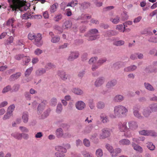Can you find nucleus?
<instances>
[{
  "instance_id": "nucleus-57",
  "label": "nucleus",
  "mask_w": 157,
  "mask_h": 157,
  "mask_svg": "<svg viewBox=\"0 0 157 157\" xmlns=\"http://www.w3.org/2000/svg\"><path fill=\"white\" fill-rule=\"evenodd\" d=\"M57 102V101L56 99L55 98H53L51 100L50 104L52 106H55L56 105Z\"/></svg>"
},
{
  "instance_id": "nucleus-28",
  "label": "nucleus",
  "mask_w": 157,
  "mask_h": 157,
  "mask_svg": "<svg viewBox=\"0 0 157 157\" xmlns=\"http://www.w3.org/2000/svg\"><path fill=\"white\" fill-rule=\"evenodd\" d=\"M136 68V67L133 65L125 68L124 71L127 72L132 71L135 70Z\"/></svg>"
},
{
  "instance_id": "nucleus-20",
  "label": "nucleus",
  "mask_w": 157,
  "mask_h": 157,
  "mask_svg": "<svg viewBox=\"0 0 157 157\" xmlns=\"http://www.w3.org/2000/svg\"><path fill=\"white\" fill-rule=\"evenodd\" d=\"M23 62L22 63L23 65H26L27 63H28L30 61V59L29 56H25L23 55L22 57Z\"/></svg>"
},
{
  "instance_id": "nucleus-31",
  "label": "nucleus",
  "mask_w": 157,
  "mask_h": 157,
  "mask_svg": "<svg viewBox=\"0 0 157 157\" xmlns=\"http://www.w3.org/2000/svg\"><path fill=\"white\" fill-rule=\"evenodd\" d=\"M117 33L113 30H109L107 31L106 33L105 36H113L117 35Z\"/></svg>"
},
{
  "instance_id": "nucleus-3",
  "label": "nucleus",
  "mask_w": 157,
  "mask_h": 157,
  "mask_svg": "<svg viewBox=\"0 0 157 157\" xmlns=\"http://www.w3.org/2000/svg\"><path fill=\"white\" fill-rule=\"evenodd\" d=\"M98 33V31L96 29H91L87 35V36L89 37L88 39V40H93L99 38V35L97 34Z\"/></svg>"
},
{
  "instance_id": "nucleus-50",
  "label": "nucleus",
  "mask_w": 157,
  "mask_h": 157,
  "mask_svg": "<svg viewBox=\"0 0 157 157\" xmlns=\"http://www.w3.org/2000/svg\"><path fill=\"white\" fill-rule=\"evenodd\" d=\"M63 108L62 105L61 104L59 103L57 107L56 112L57 113H60L62 110Z\"/></svg>"
},
{
  "instance_id": "nucleus-30",
  "label": "nucleus",
  "mask_w": 157,
  "mask_h": 157,
  "mask_svg": "<svg viewBox=\"0 0 157 157\" xmlns=\"http://www.w3.org/2000/svg\"><path fill=\"white\" fill-rule=\"evenodd\" d=\"M130 143V141L127 139H123L119 141V144L121 145H127Z\"/></svg>"
},
{
  "instance_id": "nucleus-24",
  "label": "nucleus",
  "mask_w": 157,
  "mask_h": 157,
  "mask_svg": "<svg viewBox=\"0 0 157 157\" xmlns=\"http://www.w3.org/2000/svg\"><path fill=\"white\" fill-rule=\"evenodd\" d=\"M56 150L57 152H61L63 153H66L67 150L65 148L61 146H57L56 147Z\"/></svg>"
},
{
  "instance_id": "nucleus-62",
  "label": "nucleus",
  "mask_w": 157,
  "mask_h": 157,
  "mask_svg": "<svg viewBox=\"0 0 157 157\" xmlns=\"http://www.w3.org/2000/svg\"><path fill=\"white\" fill-rule=\"evenodd\" d=\"M19 86H20L18 84L14 85L12 88L13 90L14 91H17L19 89Z\"/></svg>"
},
{
  "instance_id": "nucleus-47",
  "label": "nucleus",
  "mask_w": 157,
  "mask_h": 157,
  "mask_svg": "<svg viewBox=\"0 0 157 157\" xmlns=\"http://www.w3.org/2000/svg\"><path fill=\"white\" fill-rule=\"evenodd\" d=\"M60 40V38L58 36L55 37L52 36V39L51 41L53 43H56L59 42Z\"/></svg>"
},
{
  "instance_id": "nucleus-53",
  "label": "nucleus",
  "mask_w": 157,
  "mask_h": 157,
  "mask_svg": "<svg viewBox=\"0 0 157 157\" xmlns=\"http://www.w3.org/2000/svg\"><path fill=\"white\" fill-rule=\"evenodd\" d=\"M97 106L98 109H102L104 107L105 104L102 102L99 101L97 103Z\"/></svg>"
},
{
  "instance_id": "nucleus-15",
  "label": "nucleus",
  "mask_w": 157,
  "mask_h": 157,
  "mask_svg": "<svg viewBox=\"0 0 157 157\" xmlns=\"http://www.w3.org/2000/svg\"><path fill=\"white\" fill-rule=\"evenodd\" d=\"M124 99V97L121 95H118L116 96L114 98V100L117 102H121Z\"/></svg>"
},
{
  "instance_id": "nucleus-14",
  "label": "nucleus",
  "mask_w": 157,
  "mask_h": 157,
  "mask_svg": "<svg viewBox=\"0 0 157 157\" xmlns=\"http://www.w3.org/2000/svg\"><path fill=\"white\" fill-rule=\"evenodd\" d=\"M142 113L145 117H148L150 115L151 112L150 111L148 108H146L143 109Z\"/></svg>"
},
{
  "instance_id": "nucleus-46",
  "label": "nucleus",
  "mask_w": 157,
  "mask_h": 157,
  "mask_svg": "<svg viewBox=\"0 0 157 157\" xmlns=\"http://www.w3.org/2000/svg\"><path fill=\"white\" fill-rule=\"evenodd\" d=\"M79 4L84 9L90 6V3L86 2L79 3Z\"/></svg>"
},
{
  "instance_id": "nucleus-22",
  "label": "nucleus",
  "mask_w": 157,
  "mask_h": 157,
  "mask_svg": "<svg viewBox=\"0 0 157 157\" xmlns=\"http://www.w3.org/2000/svg\"><path fill=\"white\" fill-rule=\"evenodd\" d=\"M21 75L20 72H17L15 74L12 75L10 77V79L11 80H14L17 79Z\"/></svg>"
},
{
  "instance_id": "nucleus-45",
  "label": "nucleus",
  "mask_w": 157,
  "mask_h": 157,
  "mask_svg": "<svg viewBox=\"0 0 157 157\" xmlns=\"http://www.w3.org/2000/svg\"><path fill=\"white\" fill-rule=\"evenodd\" d=\"M110 20L114 24H117L120 21V17L117 16L114 18H111Z\"/></svg>"
},
{
  "instance_id": "nucleus-11",
  "label": "nucleus",
  "mask_w": 157,
  "mask_h": 157,
  "mask_svg": "<svg viewBox=\"0 0 157 157\" xmlns=\"http://www.w3.org/2000/svg\"><path fill=\"white\" fill-rule=\"evenodd\" d=\"M58 75L60 78L63 80H66L69 78L68 75L66 74L65 72L63 71H59Z\"/></svg>"
},
{
  "instance_id": "nucleus-49",
  "label": "nucleus",
  "mask_w": 157,
  "mask_h": 157,
  "mask_svg": "<svg viewBox=\"0 0 157 157\" xmlns=\"http://www.w3.org/2000/svg\"><path fill=\"white\" fill-rule=\"evenodd\" d=\"M13 115V114L10 113L9 112H7L6 114H5L2 118L3 120H5L9 119Z\"/></svg>"
},
{
  "instance_id": "nucleus-48",
  "label": "nucleus",
  "mask_w": 157,
  "mask_h": 157,
  "mask_svg": "<svg viewBox=\"0 0 157 157\" xmlns=\"http://www.w3.org/2000/svg\"><path fill=\"white\" fill-rule=\"evenodd\" d=\"M82 155L84 157H94L91 153L86 151L83 152Z\"/></svg>"
},
{
  "instance_id": "nucleus-58",
  "label": "nucleus",
  "mask_w": 157,
  "mask_h": 157,
  "mask_svg": "<svg viewBox=\"0 0 157 157\" xmlns=\"http://www.w3.org/2000/svg\"><path fill=\"white\" fill-rule=\"evenodd\" d=\"M50 111V110H48L46 112H44V113L42 115L41 118L44 119L48 115Z\"/></svg>"
},
{
  "instance_id": "nucleus-27",
  "label": "nucleus",
  "mask_w": 157,
  "mask_h": 157,
  "mask_svg": "<svg viewBox=\"0 0 157 157\" xmlns=\"http://www.w3.org/2000/svg\"><path fill=\"white\" fill-rule=\"evenodd\" d=\"M132 145L135 150L140 152H142L143 151V148L140 146L135 144H134L133 143H132Z\"/></svg>"
},
{
  "instance_id": "nucleus-7",
  "label": "nucleus",
  "mask_w": 157,
  "mask_h": 157,
  "mask_svg": "<svg viewBox=\"0 0 157 157\" xmlns=\"http://www.w3.org/2000/svg\"><path fill=\"white\" fill-rule=\"evenodd\" d=\"M79 54L78 52H72L68 58V60L70 61H72L77 58Z\"/></svg>"
},
{
  "instance_id": "nucleus-37",
  "label": "nucleus",
  "mask_w": 157,
  "mask_h": 157,
  "mask_svg": "<svg viewBox=\"0 0 157 157\" xmlns=\"http://www.w3.org/2000/svg\"><path fill=\"white\" fill-rule=\"evenodd\" d=\"M105 147L110 152L112 156L113 151H114V149H113V147L109 144H106Z\"/></svg>"
},
{
  "instance_id": "nucleus-13",
  "label": "nucleus",
  "mask_w": 157,
  "mask_h": 157,
  "mask_svg": "<svg viewBox=\"0 0 157 157\" xmlns=\"http://www.w3.org/2000/svg\"><path fill=\"white\" fill-rule=\"evenodd\" d=\"M133 114L135 117L139 119H141L143 118V117L139 112V108H136V107L134 108Z\"/></svg>"
},
{
  "instance_id": "nucleus-41",
  "label": "nucleus",
  "mask_w": 157,
  "mask_h": 157,
  "mask_svg": "<svg viewBox=\"0 0 157 157\" xmlns=\"http://www.w3.org/2000/svg\"><path fill=\"white\" fill-rule=\"evenodd\" d=\"M62 18V15L61 14H58L56 15L53 18L54 20L58 22L61 20Z\"/></svg>"
},
{
  "instance_id": "nucleus-38",
  "label": "nucleus",
  "mask_w": 157,
  "mask_h": 157,
  "mask_svg": "<svg viewBox=\"0 0 157 157\" xmlns=\"http://www.w3.org/2000/svg\"><path fill=\"white\" fill-rule=\"evenodd\" d=\"M123 63L120 62H118L115 63L113 65V67L115 69H117L123 66Z\"/></svg>"
},
{
  "instance_id": "nucleus-42",
  "label": "nucleus",
  "mask_w": 157,
  "mask_h": 157,
  "mask_svg": "<svg viewBox=\"0 0 157 157\" xmlns=\"http://www.w3.org/2000/svg\"><path fill=\"white\" fill-rule=\"evenodd\" d=\"M149 108L152 112H155L157 110V104H153L150 105Z\"/></svg>"
},
{
  "instance_id": "nucleus-10",
  "label": "nucleus",
  "mask_w": 157,
  "mask_h": 157,
  "mask_svg": "<svg viewBox=\"0 0 157 157\" xmlns=\"http://www.w3.org/2000/svg\"><path fill=\"white\" fill-rule=\"evenodd\" d=\"M139 134L142 135L144 136H154L155 134L151 131H147L145 130H142L139 132Z\"/></svg>"
},
{
  "instance_id": "nucleus-40",
  "label": "nucleus",
  "mask_w": 157,
  "mask_h": 157,
  "mask_svg": "<svg viewBox=\"0 0 157 157\" xmlns=\"http://www.w3.org/2000/svg\"><path fill=\"white\" fill-rule=\"evenodd\" d=\"M144 86L145 88L147 90L150 91H154V89L153 88V86L148 83H145Z\"/></svg>"
},
{
  "instance_id": "nucleus-39",
  "label": "nucleus",
  "mask_w": 157,
  "mask_h": 157,
  "mask_svg": "<svg viewBox=\"0 0 157 157\" xmlns=\"http://www.w3.org/2000/svg\"><path fill=\"white\" fill-rule=\"evenodd\" d=\"M72 91L74 93L78 95H81L83 93L82 90L78 88L73 89Z\"/></svg>"
},
{
  "instance_id": "nucleus-26",
  "label": "nucleus",
  "mask_w": 157,
  "mask_h": 157,
  "mask_svg": "<svg viewBox=\"0 0 157 157\" xmlns=\"http://www.w3.org/2000/svg\"><path fill=\"white\" fill-rule=\"evenodd\" d=\"M22 119L24 122L27 123L28 120V114L27 112H24L23 113L22 116Z\"/></svg>"
},
{
  "instance_id": "nucleus-44",
  "label": "nucleus",
  "mask_w": 157,
  "mask_h": 157,
  "mask_svg": "<svg viewBox=\"0 0 157 157\" xmlns=\"http://www.w3.org/2000/svg\"><path fill=\"white\" fill-rule=\"evenodd\" d=\"M124 43V41L122 40H120L119 41H117L114 42L113 43V44L114 45L117 46H119L123 45Z\"/></svg>"
},
{
  "instance_id": "nucleus-29",
  "label": "nucleus",
  "mask_w": 157,
  "mask_h": 157,
  "mask_svg": "<svg viewBox=\"0 0 157 157\" xmlns=\"http://www.w3.org/2000/svg\"><path fill=\"white\" fill-rule=\"evenodd\" d=\"M45 72L46 71L44 69L41 68L37 70L36 72V74L37 76H40L45 73Z\"/></svg>"
},
{
  "instance_id": "nucleus-32",
  "label": "nucleus",
  "mask_w": 157,
  "mask_h": 157,
  "mask_svg": "<svg viewBox=\"0 0 157 157\" xmlns=\"http://www.w3.org/2000/svg\"><path fill=\"white\" fill-rule=\"evenodd\" d=\"M128 124L129 128H136L138 127L137 123L135 121H131L129 122Z\"/></svg>"
},
{
  "instance_id": "nucleus-59",
  "label": "nucleus",
  "mask_w": 157,
  "mask_h": 157,
  "mask_svg": "<svg viewBox=\"0 0 157 157\" xmlns=\"http://www.w3.org/2000/svg\"><path fill=\"white\" fill-rule=\"evenodd\" d=\"M43 52L42 50L39 48H37L34 51V53L35 55L39 56Z\"/></svg>"
},
{
  "instance_id": "nucleus-55",
  "label": "nucleus",
  "mask_w": 157,
  "mask_h": 157,
  "mask_svg": "<svg viewBox=\"0 0 157 157\" xmlns=\"http://www.w3.org/2000/svg\"><path fill=\"white\" fill-rule=\"evenodd\" d=\"M11 87L10 86H6L2 90V93H5L8 92V91L10 90H11Z\"/></svg>"
},
{
  "instance_id": "nucleus-16",
  "label": "nucleus",
  "mask_w": 157,
  "mask_h": 157,
  "mask_svg": "<svg viewBox=\"0 0 157 157\" xmlns=\"http://www.w3.org/2000/svg\"><path fill=\"white\" fill-rule=\"evenodd\" d=\"M100 118L101 121L103 123H106L109 121L107 116L104 113L101 114Z\"/></svg>"
},
{
  "instance_id": "nucleus-23",
  "label": "nucleus",
  "mask_w": 157,
  "mask_h": 157,
  "mask_svg": "<svg viewBox=\"0 0 157 157\" xmlns=\"http://www.w3.org/2000/svg\"><path fill=\"white\" fill-rule=\"evenodd\" d=\"M15 21V19L13 18L9 19L6 22V25L8 26H11L13 27V23Z\"/></svg>"
},
{
  "instance_id": "nucleus-8",
  "label": "nucleus",
  "mask_w": 157,
  "mask_h": 157,
  "mask_svg": "<svg viewBox=\"0 0 157 157\" xmlns=\"http://www.w3.org/2000/svg\"><path fill=\"white\" fill-rule=\"evenodd\" d=\"M75 106L78 110L82 109L85 106V104L82 101H78L76 103Z\"/></svg>"
},
{
  "instance_id": "nucleus-4",
  "label": "nucleus",
  "mask_w": 157,
  "mask_h": 157,
  "mask_svg": "<svg viewBox=\"0 0 157 157\" xmlns=\"http://www.w3.org/2000/svg\"><path fill=\"white\" fill-rule=\"evenodd\" d=\"M15 5V6H13V7H12V6L10 7L12 9V11H15V13L16 11H17L18 10H20L21 11H22L24 10V3L22 1H19L17 2L16 3Z\"/></svg>"
},
{
  "instance_id": "nucleus-34",
  "label": "nucleus",
  "mask_w": 157,
  "mask_h": 157,
  "mask_svg": "<svg viewBox=\"0 0 157 157\" xmlns=\"http://www.w3.org/2000/svg\"><path fill=\"white\" fill-rule=\"evenodd\" d=\"M116 29L118 30L120 32H124L126 30L125 27L123 26V25H117V26Z\"/></svg>"
},
{
  "instance_id": "nucleus-51",
  "label": "nucleus",
  "mask_w": 157,
  "mask_h": 157,
  "mask_svg": "<svg viewBox=\"0 0 157 157\" xmlns=\"http://www.w3.org/2000/svg\"><path fill=\"white\" fill-rule=\"evenodd\" d=\"M33 70V68L31 67L28 69L25 73V76L26 77L29 76Z\"/></svg>"
},
{
  "instance_id": "nucleus-1",
  "label": "nucleus",
  "mask_w": 157,
  "mask_h": 157,
  "mask_svg": "<svg viewBox=\"0 0 157 157\" xmlns=\"http://www.w3.org/2000/svg\"><path fill=\"white\" fill-rule=\"evenodd\" d=\"M128 112V109L124 106L122 105H118L115 106L114 109V115H112L110 117L113 118L116 117H120L126 116Z\"/></svg>"
},
{
  "instance_id": "nucleus-61",
  "label": "nucleus",
  "mask_w": 157,
  "mask_h": 157,
  "mask_svg": "<svg viewBox=\"0 0 157 157\" xmlns=\"http://www.w3.org/2000/svg\"><path fill=\"white\" fill-rule=\"evenodd\" d=\"M97 57L91 58L89 61V63L90 64L95 63L97 61Z\"/></svg>"
},
{
  "instance_id": "nucleus-52",
  "label": "nucleus",
  "mask_w": 157,
  "mask_h": 157,
  "mask_svg": "<svg viewBox=\"0 0 157 157\" xmlns=\"http://www.w3.org/2000/svg\"><path fill=\"white\" fill-rule=\"evenodd\" d=\"M117 126L119 128H127L126 123L124 122H120L118 123Z\"/></svg>"
},
{
  "instance_id": "nucleus-36",
  "label": "nucleus",
  "mask_w": 157,
  "mask_h": 157,
  "mask_svg": "<svg viewBox=\"0 0 157 157\" xmlns=\"http://www.w3.org/2000/svg\"><path fill=\"white\" fill-rule=\"evenodd\" d=\"M78 4V1L77 0L72 1L70 2L67 3V6L74 7Z\"/></svg>"
},
{
  "instance_id": "nucleus-56",
  "label": "nucleus",
  "mask_w": 157,
  "mask_h": 157,
  "mask_svg": "<svg viewBox=\"0 0 157 157\" xmlns=\"http://www.w3.org/2000/svg\"><path fill=\"white\" fill-rule=\"evenodd\" d=\"M83 143L84 145L87 147H89L90 145V142L89 140L87 139H84Z\"/></svg>"
},
{
  "instance_id": "nucleus-35",
  "label": "nucleus",
  "mask_w": 157,
  "mask_h": 157,
  "mask_svg": "<svg viewBox=\"0 0 157 157\" xmlns=\"http://www.w3.org/2000/svg\"><path fill=\"white\" fill-rule=\"evenodd\" d=\"M56 135L58 137H60L63 136V133L61 128H58L56 132Z\"/></svg>"
},
{
  "instance_id": "nucleus-19",
  "label": "nucleus",
  "mask_w": 157,
  "mask_h": 157,
  "mask_svg": "<svg viewBox=\"0 0 157 157\" xmlns=\"http://www.w3.org/2000/svg\"><path fill=\"white\" fill-rule=\"evenodd\" d=\"M116 80H113L108 82L106 86L108 88H110L114 86L116 84Z\"/></svg>"
},
{
  "instance_id": "nucleus-2",
  "label": "nucleus",
  "mask_w": 157,
  "mask_h": 157,
  "mask_svg": "<svg viewBox=\"0 0 157 157\" xmlns=\"http://www.w3.org/2000/svg\"><path fill=\"white\" fill-rule=\"evenodd\" d=\"M28 38L29 39L32 40L35 39L34 43L38 47L41 46L43 42L41 40V35L40 33H38L36 36L34 33H30L28 35Z\"/></svg>"
},
{
  "instance_id": "nucleus-5",
  "label": "nucleus",
  "mask_w": 157,
  "mask_h": 157,
  "mask_svg": "<svg viewBox=\"0 0 157 157\" xmlns=\"http://www.w3.org/2000/svg\"><path fill=\"white\" fill-rule=\"evenodd\" d=\"M106 61V59L105 58H102L100 59L98 62L97 64V65L95 66V65H93L92 66V69L93 71H94L96 69H97L98 67L101 65L104 62Z\"/></svg>"
},
{
  "instance_id": "nucleus-60",
  "label": "nucleus",
  "mask_w": 157,
  "mask_h": 157,
  "mask_svg": "<svg viewBox=\"0 0 157 157\" xmlns=\"http://www.w3.org/2000/svg\"><path fill=\"white\" fill-rule=\"evenodd\" d=\"M64 153L61 152H56L55 153V155L57 157H64Z\"/></svg>"
},
{
  "instance_id": "nucleus-21",
  "label": "nucleus",
  "mask_w": 157,
  "mask_h": 157,
  "mask_svg": "<svg viewBox=\"0 0 157 157\" xmlns=\"http://www.w3.org/2000/svg\"><path fill=\"white\" fill-rule=\"evenodd\" d=\"M147 148L151 151H154L155 149V146L151 142H148L147 143Z\"/></svg>"
},
{
  "instance_id": "nucleus-33",
  "label": "nucleus",
  "mask_w": 157,
  "mask_h": 157,
  "mask_svg": "<svg viewBox=\"0 0 157 157\" xmlns=\"http://www.w3.org/2000/svg\"><path fill=\"white\" fill-rule=\"evenodd\" d=\"M121 151V150L120 148H117L114 150V151L112 154V156L114 157L117 156L118 154L120 153Z\"/></svg>"
},
{
  "instance_id": "nucleus-63",
  "label": "nucleus",
  "mask_w": 157,
  "mask_h": 157,
  "mask_svg": "<svg viewBox=\"0 0 157 157\" xmlns=\"http://www.w3.org/2000/svg\"><path fill=\"white\" fill-rule=\"evenodd\" d=\"M149 41L152 42L157 43V38L154 37H151L149 39Z\"/></svg>"
},
{
  "instance_id": "nucleus-54",
  "label": "nucleus",
  "mask_w": 157,
  "mask_h": 157,
  "mask_svg": "<svg viewBox=\"0 0 157 157\" xmlns=\"http://www.w3.org/2000/svg\"><path fill=\"white\" fill-rule=\"evenodd\" d=\"M15 106L13 105H12L10 106L8 109L7 112H9L10 113L12 114V112L15 108Z\"/></svg>"
},
{
  "instance_id": "nucleus-9",
  "label": "nucleus",
  "mask_w": 157,
  "mask_h": 157,
  "mask_svg": "<svg viewBox=\"0 0 157 157\" xmlns=\"http://www.w3.org/2000/svg\"><path fill=\"white\" fill-rule=\"evenodd\" d=\"M105 82L104 78L101 77L97 79L95 82V85L97 87L101 86Z\"/></svg>"
},
{
  "instance_id": "nucleus-64",
  "label": "nucleus",
  "mask_w": 157,
  "mask_h": 157,
  "mask_svg": "<svg viewBox=\"0 0 157 157\" xmlns=\"http://www.w3.org/2000/svg\"><path fill=\"white\" fill-rule=\"evenodd\" d=\"M23 55V54H18L15 56V58L17 60H20L22 59Z\"/></svg>"
},
{
  "instance_id": "nucleus-43",
  "label": "nucleus",
  "mask_w": 157,
  "mask_h": 157,
  "mask_svg": "<svg viewBox=\"0 0 157 157\" xmlns=\"http://www.w3.org/2000/svg\"><path fill=\"white\" fill-rule=\"evenodd\" d=\"M46 70H48L55 67V66L51 63H48L46 64L45 67Z\"/></svg>"
},
{
  "instance_id": "nucleus-25",
  "label": "nucleus",
  "mask_w": 157,
  "mask_h": 157,
  "mask_svg": "<svg viewBox=\"0 0 157 157\" xmlns=\"http://www.w3.org/2000/svg\"><path fill=\"white\" fill-rule=\"evenodd\" d=\"M95 155L97 157H102L103 155V152L102 150L100 148L96 150Z\"/></svg>"
},
{
  "instance_id": "nucleus-18",
  "label": "nucleus",
  "mask_w": 157,
  "mask_h": 157,
  "mask_svg": "<svg viewBox=\"0 0 157 157\" xmlns=\"http://www.w3.org/2000/svg\"><path fill=\"white\" fill-rule=\"evenodd\" d=\"M58 6V4L55 3L51 6L50 11L51 13H54L56 10V9Z\"/></svg>"
},
{
  "instance_id": "nucleus-6",
  "label": "nucleus",
  "mask_w": 157,
  "mask_h": 157,
  "mask_svg": "<svg viewBox=\"0 0 157 157\" xmlns=\"http://www.w3.org/2000/svg\"><path fill=\"white\" fill-rule=\"evenodd\" d=\"M47 102L46 100H43L42 102L39 105L37 108V113H40L44 109L45 105L47 104Z\"/></svg>"
},
{
  "instance_id": "nucleus-17",
  "label": "nucleus",
  "mask_w": 157,
  "mask_h": 157,
  "mask_svg": "<svg viewBox=\"0 0 157 157\" xmlns=\"http://www.w3.org/2000/svg\"><path fill=\"white\" fill-rule=\"evenodd\" d=\"M72 26V23L70 21H66L64 23L63 27L64 29H68L70 28Z\"/></svg>"
},
{
  "instance_id": "nucleus-12",
  "label": "nucleus",
  "mask_w": 157,
  "mask_h": 157,
  "mask_svg": "<svg viewBox=\"0 0 157 157\" xmlns=\"http://www.w3.org/2000/svg\"><path fill=\"white\" fill-rule=\"evenodd\" d=\"M110 134V133L107 130V128H104L102 131L101 137V138H104L108 137Z\"/></svg>"
}]
</instances>
